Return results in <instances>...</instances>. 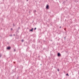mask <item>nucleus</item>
Returning a JSON list of instances; mask_svg holds the SVG:
<instances>
[{"instance_id":"nucleus-1","label":"nucleus","mask_w":79,"mask_h":79,"mask_svg":"<svg viewBox=\"0 0 79 79\" xmlns=\"http://www.w3.org/2000/svg\"><path fill=\"white\" fill-rule=\"evenodd\" d=\"M46 9H49V6L48 5H47L46 6Z\"/></svg>"},{"instance_id":"nucleus-2","label":"nucleus","mask_w":79,"mask_h":79,"mask_svg":"<svg viewBox=\"0 0 79 79\" xmlns=\"http://www.w3.org/2000/svg\"><path fill=\"white\" fill-rule=\"evenodd\" d=\"M57 56H61V54H60V53H57Z\"/></svg>"},{"instance_id":"nucleus-3","label":"nucleus","mask_w":79,"mask_h":79,"mask_svg":"<svg viewBox=\"0 0 79 79\" xmlns=\"http://www.w3.org/2000/svg\"><path fill=\"white\" fill-rule=\"evenodd\" d=\"M33 29H34V28H31V29L29 31H30V32H31H31H33Z\"/></svg>"},{"instance_id":"nucleus-4","label":"nucleus","mask_w":79,"mask_h":79,"mask_svg":"<svg viewBox=\"0 0 79 79\" xmlns=\"http://www.w3.org/2000/svg\"><path fill=\"white\" fill-rule=\"evenodd\" d=\"M7 50H10V49H11V47H8L7 48Z\"/></svg>"},{"instance_id":"nucleus-5","label":"nucleus","mask_w":79,"mask_h":79,"mask_svg":"<svg viewBox=\"0 0 79 79\" xmlns=\"http://www.w3.org/2000/svg\"><path fill=\"white\" fill-rule=\"evenodd\" d=\"M57 71L59 72L60 71V69H57Z\"/></svg>"},{"instance_id":"nucleus-6","label":"nucleus","mask_w":79,"mask_h":79,"mask_svg":"<svg viewBox=\"0 0 79 79\" xmlns=\"http://www.w3.org/2000/svg\"><path fill=\"white\" fill-rule=\"evenodd\" d=\"M66 76H69V75H68V73H67L66 74Z\"/></svg>"},{"instance_id":"nucleus-7","label":"nucleus","mask_w":79,"mask_h":79,"mask_svg":"<svg viewBox=\"0 0 79 79\" xmlns=\"http://www.w3.org/2000/svg\"><path fill=\"white\" fill-rule=\"evenodd\" d=\"M21 41H22V42H24V40H22Z\"/></svg>"},{"instance_id":"nucleus-8","label":"nucleus","mask_w":79,"mask_h":79,"mask_svg":"<svg viewBox=\"0 0 79 79\" xmlns=\"http://www.w3.org/2000/svg\"><path fill=\"white\" fill-rule=\"evenodd\" d=\"M2 54H0V58H1V56H2Z\"/></svg>"},{"instance_id":"nucleus-9","label":"nucleus","mask_w":79,"mask_h":79,"mask_svg":"<svg viewBox=\"0 0 79 79\" xmlns=\"http://www.w3.org/2000/svg\"><path fill=\"white\" fill-rule=\"evenodd\" d=\"M16 50H15V49H14V52H16Z\"/></svg>"},{"instance_id":"nucleus-10","label":"nucleus","mask_w":79,"mask_h":79,"mask_svg":"<svg viewBox=\"0 0 79 79\" xmlns=\"http://www.w3.org/2000/svg\"><path fill=\"white\" fill-rule=\"evenodd\" d=\"M19 29H20V27H19V28H18V30H19Z\"/></svg>"},{"instance_id":"nucleus-11","label":"nucleus","mask_w":79,"mask_h":79,"mask_svg":"<svg viewBox=\"0 0 79 79\" xmlns=\"http://www.w3.org/2000/svg\"><path fill=\"white\" fill-rule=\"evenodd\" d=\"M35 12H36V10H35V12H34V13H35Z\"/></svg>"},{"instance_id":"nucleus-12","label":"nucleus","mask_w":79,"mask_h":79,"mask_svg":"<svg viewBox=\"0 0 79 79\" xmlns=\"http://www.w3.org/2000/svg\"><path fill=\"white\" fill-rule=\"evenodd\" d=\"M36 28H34V30H36Z\"/></svg>"},{"instance_id":"nucleus-13","label":"nucleus","mask_w":79,"mask_h":79,"mask_svg":"<svg viewBox=\"0 0 79 79\" xmlns=\"http://www.w3.org/2000/svg\"><path fill=\"white\" fill-rule=\"evenodd\" d=\"M13 36H15V34H14L13 35Z\"/></svg>"},{"instance_id":"nucleus-14","label":"nucleus","mask_w":79,"mask_h":79,"mask_svg":"<svg viewBox=\"0 0 79 79\" xmlns=\"http://www.w3.org/2000/svg\"><path fill=\"white\" fill-rule=\"evenodd\" d=\"M11 31H12V30H13V29L12 28H11Z\"/></svg>"},{"instance_id":"nucleus-15","label":"nucleus","mask_w":79,"mask_h":79,"mask_svg":"<svg viewBox=\"0 0 79 79\" xmlns=\"http://www.w3.org/2000/svg\"><path fill=\"white\" fill-rule=\"evenodd\" d=\"M13 26H15V25H14V24H13Z\"/></svg>"},{"instance_id":"nucleus-16","label":"nucleus","mask_w":79,"mask_h":79,"mask_svg":"<svg viewBox=\"0 0 79 79\" xmlns=\"http://www.w3.org/2000/svg\"><path fill=\"white\" fill-rule=\"evenodd\" d=\"M10 36H12V35H11Z\"/></svg>"},{"instance_id":"nucleus-17","label":"nucleus","mask_w":79,"mask_h":79,"mask_svg":"<svg viewBox=\"0 0 79 79\" xmlns=\"http://www.w3.org/2000/svg\"><path fill=\"white\" fill-rule=\"evenodd\" d=\"M61 27H60V28H61Z\"/></svg>"},{"instance_id":"nucleus-18","label":"nucleus","mask_w":79,"mask_h":79,"mask_svg":"<svg viewBox=\"0 0 79 79\" xmlns=\"http://www.w3.org/2000/svg\"><path fill=\"white\" fill-rule=\"evenodd\" d=\"M27 2H28V0H27Z\"/></svg>"},{"instance_id":"nucleus-19","label":"nucleus","mask_w":79,"mask_h":79,"mask_svg":"<svg viewBox=\"0 0 79 79\" xmlns=\"http://www.w3.org/2000/svg\"><path fill=\"white\" fill-rule=\"evenodd\" d=\"M14 63H15V62H14Z\"/></svg>"},{"instance_id":"nucleus-20","label":"nucleus","mask_w":79,"mask_h":79,"mask_svg":"<svg viewBox=\"0 0 79 79\" xmlns=\"http://www.w3.org/2000/svg\"><path fill=\"white\" fill-rule=\"evenodd\" d=\"M67 0H66V1H67Z\"/></svg>"},{"instance_id":"nucleus-21","label":"nucleus","mask_w":79,"mask_h":79,"mask_svg":"<svg viewBox=\"0 0 79 79\" xmlns=\"http://www.w3.org/2000/svg\"><path fill=\"white\" fill-rule=\"evenodd\" d=\"M41 65H42V64H41Z\"/></svg>"}]
</instances>
